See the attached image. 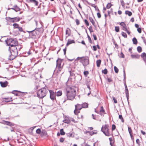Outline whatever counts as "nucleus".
Wrapping results in <instances>:
<instances>
[{
	"label": "nucleus",
	"instance_id": "1",
	"mask_svg": "<svg viewBox=\"0 0 146 146\" xmlns=\"http://www.w3.org/2000/svg\"><path fill=\"white\" fill-rule=\"evenodd\" d=\"M64 94L66 97L64 99V103L67 100H73L76 95V90L74 87L66 86L64 90Z\"/></svg>",
	"mask_w": 146,
	"mask_h": 146
},
{
	"label": "nucleus",
	"instance_id": "2",
	"mask_svg": "<svg viewBox=\"0 0 146 146\" xmlns=\"http://www.w3.org/2000/svg\"><path fill=\"white\" fill-rule=\"evenodd\" d=\"M9 50L10 51L11 55L9 56V60H12L14 59L18 55V51L16 47L11 48L9 47Z\"/></svg>",
	"mask_w": 146,
	"mask_h": 146
},
{
	"label": "nucleus",
	"instance_id": "3",
	"mask_svg": "<svg viewBox=\"0 0 146 146\" xmlns=\"http://www.w3.org/2000/svg\"><path fill=\"white\" fill-rule=\"evenodd\" d=\"M48 91L49 90L46 87L42 88L38 91L37 96L40 98H42L46 96Z\"/></svg>",
	"mask_w": 146,
	"mask_h": 146
},
{
	"label": "nucleus",
	"instance_id": "4",
	"mask_svg": "<svg viewBox=\"0 0 146 146\" xmlns=\"http://www.w3.org/2000/svg\"><path fill=\"white\" fill-rule=\"evenodd\" d=\"M5 42L8 45L11 46V48L16 47L18 44V42L16 40L11 38H7V39L5 40Z\"/></svg>",
	"mask_w": 146,
	"mask_h": 146
},
{
	"label": "nucleus",
	"instance_id": "5",
	"mask_svg": "<svg viewBox=\"0 0 146 146\" xmlns=\"http://www.w3.org/2000/svg\"><path fill=\"white\" fill-rule=\"evenodd\" d=\"M40 29H36L32 31L29 32L30 38L34 39L35 38L36 36L39 35L40 33Z\"/></svg>",
	"mask_w": 146,
	"mask_h": 146
},
{
	"label": "nucleus",
	"instance_id": "6",
	"mask_svg": "<svg viewBox=\"0 0 146 146\" xmlns=\"http://www.w3.org/2000/svg\"><path fill=\"white\" fill-rule=\"evenodd\" d=\"M109 126L107 125H103L101 128V131L106 136H108L110 135L109 132Z\"/></svg>",
	"mask_w": 146,
	"mask_h": 146
},
{
	"label": "nucleus",
	"instance_id": "7",
	"mask_svg": "<svg viewBox=\"0 0 146 146\" xmlns=\"http://www.w3.org/2000/svg\"><path fill=\"white\" fill-rule=\"evenodd\" d=\"M75 109L74 113L76 115H77L80 112V110L82 108V104H77L75 105Z\"/></svg>",
	"mask_w": 146,
	"mask_h": 146
},
{
	"label": "nucleus",
	"instance_id": "8",
	"mask_svg": "<svg viewBox=\"0 0 146 146\" xmlns=\"http://www.w3.org/2000/svg\"><path fill=\"white\" fill-rule=\"evenodd\" d=\"M6 20L10 22L14 23L19 21L20 18L18 17H17L14 18H11L9 17H7L6 18Z\"/></svg>",
	"mask_w": 146,
	"mask_h": 146
},
{
	"label": "nucleus",
	"instance_id": "9",
	"mask_svg": "<svg viewBox=\"0 0 146 146\" xmlns=\"http://www.w3.org/2000/svg\"><path fill=\"white\" fill-rule=\"evenodd\" d=\"M50 93V98L52 100L55 99L56 93H54L52 90H49Z\"/></svg>",
	"mask_w": 146,
	"mask_h": 146
},
{
	"label": "nucleus",
	"instance_id": "10",
	"mask_svg": "<svg viewBox=\"0 0 146 146\" xmlns=\"http://www.w3.org/2000/svg\"><path fill=\"white\" fill-rule=\"evenodd\" d=\"M61 63L60 62L58 61V60L56 61V69H57V72L59 73L62 69V68L61 67Z\"/></svg>",
	"mask_w": 146,
	"mask_h": 146
},
{
	"label": "nucleus",
	"instance_id": "11",
	"mask_svg": "<svg viewBox=\"0 0 146 146\" xmlns=\"http://www.w3.org/2000/svg\"><path fill=\"white\" fill-rule=\"evenodd\" d=\"M82 64L84 67H85L87 65L89 64V60L87 58H85L84 59V61Z\"/></svg>",
	"mask_w": 146,
	"mask_h": 146
},
{
	"label": "nucleus",
	"instance_id": "12",
	"mask_svg": "<svg viewBox=\"0 0 146 146\" xmlns=\"http://www.w3.org/2000/svg\"><path fill=\"white\" fill-rule=\"evenodd\" d=\"M3 123L5 125H9L10 126H12L14 125V124L13 123L9 121H3Z\"/></svg>",
	"mask_w": 146,
	"mask_h": 146
},
{
	"label": "nucleus",
	"instance_id": "13",
	"mask_svg": "<svg viewBox=\"0 0 146 146\" xmlns=\"http://www.w3.org/2000/svg\"><path fill=\"white\" fill-rule=\"evenodd\" d=\"M8 84V82L7 81H5L4 82H0V84L3 87H6Z\"/></svg>",
	"mask_w": 146,
	"mask_h": 146
},
{
	"label": "nucleus",
	"instance_id": "14",
	"mask_svg": "<svg viewBox=\"0 0 146 146\" xmlns=\"http://www.w3.org/2000/svg\"><path fill=\"white\" fill-rule=\"evenodd\" d=\"M131 57L133 59H139V58L140 56L139 55L136 54H131Z\"/></svg>",
	"mask_w": 146,
	"mask_h": 146
},
{
	"label": "nucleus",
	"instance_id": "15",
	"mask_svg": "<svg viewBox=\"0 0 146 146\" xmlns=\"http://www.w3.org/2000/svg\"><path fill=\"white\" fill-rule=\"evenodd\" d=\"M71 31L70 30L69 28H67L66 31V34L68 35L67 36H66V38L68 36H70V35Z\"/></svg>",
	"mask_w": 146,
	"mask_h": 146
},
{
	"label": "nucleus",
	"instance_id": "16",
	"mask_svg": "<svg viewBox=\"0 0 146 146\" xmlns=\"http://www.w3.org/2000/svg\"><path fill=\"white\" fill-rule=\"evenodd\" d=\"M98 114H99L102 115H104L105 114V111L104 110L102 106L101 107V110L100 112H99Z\"/></svg>",
	"mask_w": 146,
	"mask_h": 146
},
{
	"label": "nucleus",
	"instance_id": "17",
	"mask_svg": "<svg viewBox=\"0 0 146 146\" xmlns=\"http://www.w3.org/2000/svg\"><path fill=\"white\" fill-rule=\"evenodd\" d=\"M75 41L74 40H71L70 39H68V40L66 44V46H68L70 44L72 43H75Z\"/></svg>",
	"mask_w": 146,
	"mask_h": 146
},
{
	"label": "nucleus",
	"instance_id": "18",
	"mask_svg": "<svg viewBox=\"0 0 146 146\" xmlns=\"http://www.w3.org/2000/svg\"><path fill=\"white\" fill-rule=\"evenodd\" d=\"M123 76H124L123 80L124 81V86H125V89L127 88V85L126 84V82H125V78H126L125 73V70L124 69H123Z\"/></svg>",
	"mask_w": 146,
	"mask_h": 146
},
{
	"label": "nucleus",
	"instance_id": "19",
	"mask_svg": "<svg viewBox=\"0 0 146 146\" xmlns=\"http://www.w3.org/2000/svg\"><path fill=\"white\" fill-rule=\"evenodd\" d=\"M141 56L143 58L145 62L146 63V54L145 52H143L141 54Z\"/></svg>",
	"mask_w": 146,
	"mask_h": 146
},
{
	"label": "nucleus",
	"instance_id": "20",
	"mask_svg": "<svg viewBox=\"0 0 146 146\" xmlns=\"http://www.w3.org/2000/svg\"><path fill=\"white\" fill-rule=\"evenodd\" d=\"M28 3H33L35 4V5L36 6H37L38 4V1L36 0H29Z\"/></svg>",
	"mask_w": 146,
	"mask_h": 146
},
{
	"label": "nucleus",
	"instance_id": "21",
	"mask_svg": "<svg viewBox=\"0 0 146 146\" xmlns=\"http://www.w3.org/2000/svg\"><path fill=\"white\" fill-rule=\"evenodd\" d=\"M3 101L5 102H8L11 101L12 100V98H3Z\"/></svg>",
	"mask_w": 146,
	"mask_h": 146
},
{
	"label": "nucleus",
	"instance_id": "22",
	"mask_svg": "<svg viewBox=\"0 0 146 146\" xmlns=\"http://www.w3.org/2000/svg\"><path fill=\"white\" fill-rule=\"evenodd\" d=\"M125 93L126 95V97L127 100V101H128V99H129V91L128 90L127 88H125Z\"/></svg>",
	"mask_w": 146,
	"mask_h": 146
},
{
	"label": "nucleus",
	"instance_id": "23",
	"mask_svg": "<svg viewBox=\"0 0 146 146\" xmlns=\"http://www.w3.org/2000/svg\"><path fill=\"white\" fill-rule=\"evenodd\" d=\"M81 58H80V57H78L74 60V65L76 66L78 64V61L79 60V59Z\"/></svg>",
	"mask_w": 146,
	"mask_h": 146
},
{
	"label": "nucleus",
	"instance_id": "24",
	"mask_svg": "<svg viewBox=\"0 0 146 146\" xmlns=\"http://www.w3.org/2000/svg\"><path fill=\"white\" fill-rule=\"evenodd\" d=\"M82 108H86L88 107V104L87 103H84L82 104Z\"/></svg>",
	"mask_w": 146,
	"mask_h": 146
},
{
	"label": "nucleus",
	"instance_id": "25",
	"mask_svg": "<svg viewBox=\"0 0 146 146\" xmlns=\"http://www.w3.org/2000/svg\"><path fill=\"white\" fill-rule=\"evenodd\" d=\"M63 122L65 123H69L70 122V120L68 117H66L63 121Z\"/></svg>",
	"mask_w": 146,
	"mask_h": 146
},
{
	"label": "nucleus",
	"instance_id": "26",
	"mask_svg": "<svg viewBox=\"0 0 146 146\" xmlns=\"http://www.w3.org/2000/svg\"><path fill=\"white\" fill-rule=\"evenodd\" d=\"M89 19L93 25L95 26V23L93 18L92 17H89Z\"/></svg>",
	"mask_w": 146,
	"mask_h": 146
},
{
	"label": "nucleus",
	"instance_id": "27",
	"mask_svg": "<svg viewBox=\"0 0 146 146\" xmlns=\"http://www.w3.org/2000/svg\"><path fill=\"white\" fill-rule=\"evenodd\" d=\"M15 6V11L16 12H17L18 11H19L20 10V8L17 6V5H14Z\"/></svg>",
	"mask_w": 146,
	"mask_h": 146
},
{
	"label": "nucleus",
	"instance_id": "28",
	"mask_svg": "<svg viewBox=\"0 0 146 146\" xmlns=\"http://www.w3.org/2000/svg\"><path fill=\"white\" fill-rule=\"evenodd\" d=\"M47 134V133L45 130H43L41 132V135L42 136L46 135Z\"/></svg>",
	"mask_w": 146,
	"mask_h": 146
},
{
	"label": "nucleus",
	"instance_id": "29",
	"mask_svg": "<svg viewBox=\"0 0 146 146\" xmlns=\"http://www.w3.org/2000/svg\"><path fill=\"white\" fill-rule=\"evenodd\" d=\"M125 14L129 16H131L132 15V13L131 12L127 10L125 11Z\"/></svg>",
	"mask_w": 146,
	"mask_h": 146
},
{
	"label": "nucleus",
	"instance_id": "30",
	"mask_svg": "<svg viewBox=\"0 0 146 146\" xmlns=\"http://www.w3.org/2000/svg\"><path fill=\"white\" fill-rule=\"evenodd\" d=\"M62 92L61 91H59L56 92V96H60L62 95Z\"/></svg>",
	"mask_w": 146,
	"mask_h": 146
},
{
	"label": "nucleus",
	"instance_id": "31",
	"mask_svg": "<svg viewBox=\"0 0 146 146\" xmlns=\"http://www.w3.org/2000/svg\"><path fill=\"white\" fill-rule=\"evenodd\" d=\"M101 63V60H98L96 61L97 66L98 67H99L100 66Z\"/></svg>",
	"mask_w": 146,
	"mask_h": 146
},
{
	"label": "nucleus",
	"instance_id": "32",
	"mask_svg": "<svg viewBox=\"0 0 146 146\" xmlns=\"http://www.w3.org/2000/svg\"><path fill=\"white\" fill-rule=\"evenodd\" d=\"M133 44H136L137 43V41L136 38L134 37L132 39Z\"/></svg>",
	"mask_w": 146,
	"mask_h": 146
},
{
	"label": "nucleus",
	"instance_id": "33",
	"mask_svg": "<svg viewBox=\"0 0 146 146\" xmlns=\"http://www.w3.org/2000/svg\"><path fill=\"white\" fill-rule=\"evenodd\" d=\"M12 93L16 96H18L19 95V93L17 92V90H13V91Z\"/></svg>",
	"mask_w": 146,
	"mask_h": 146
},
{
	"label": "nucleus",
	"instance_id": "34",
	"mask_svg": "<svg viewBox=\"0 0 146 146\" xmlns=\"http://www.w3.org/2000/svg\"><path fill=\"white\" fill-rule=\"evenodd\" d=\"M13 26L14 27V28L18 29L19 27V25L17 23H14L13 24Z\"/></svg>",
	"mask_w": 146,
	"mask_h": 146
},
{
	"label": "nucleus",
	"instance_id": "35",
	"mask_svg": "<svg viewBox=\"0 0 146 146\" xmlns=\"http://www.w3.org/2000/svg\"><path fill=\"white\" fill-rule=\"evenodd\" d=\"M137 50L139 52H141L142 51V48L140 46L137 47Z\"/></svg>",
	"mask_w": 146,
	"mask_h": 146
},
{
	"label": "nucleus",
	"instance_id": "36",
	"mask_svg": "<svg viewBox=\"0 0 146 146\" xmlns=\"http://www.w3.org/2000/svg\"><path fill=\"white\" fill-rule=\"evenodd\" d=\"M122 36L125 38H127V35L126 33L123 32H122L121 33Z\"/></svg>",
	"mask_w": 146,
	"mask_h": 146
},
{
	"label": "nucleus",
	"instance_id": "37",
	"mask_svg": "<svg viewBox=\"0 0 146 146\" xmlns=\"http://www.w3.org/2000/svg\"><path fill=\"white\" fill-rule=\"evenodd\" d=\"M103 73L105 74H106L108 73V70L106 68H105L104 70H102V71Z\"/></svg>",
	"mask_w": 146,
	"mask_h": 146
},
{
	"label": "nucleus",
	"instance_id": "38",
	"mask_svg": "<svg viewBox=\"0 0 146 146\" xmlns=\"http://www.w3.org/2000/svg\"><path fill=\"white\" fill-rule=\"evenodd\" d=\"M112 6V5L110 3H108L106 6V8L108 9H109L110 8L111 6Z\"/></svg>",
	"mask_w": 146,
	"mask_h": 146
},
{
	"label": "nucleus",
	"instance_id": "39",
	"mask_svg": "<svg viewBox=\"0 0 146 146\" xmlns=\"http://www.w3.org/2000/svg\"><path fill=\"white\" fill-rule=\"evenodd\" d=\"M60 133L62 135H64L65 134V133L63 129H62L60 130Z\"/></svg>",
	"mask_w": 146,
	"mask_h": 146
},
{
	"label": "nucleus",
	"instance_id": "40",
	"mask_svg": "<svg viewBox=\"0 0 146 146\" xmlns=\"http://www.w3.org/2000/svg\"><path fill=\"white\" fill-rule=\"evenodd\" d=\"M119 118L120 119L122 122H124V121L121 115H119Z\"/></svg>",
	"mask_w": 146,
	"mask_h": 146
},
{
	"label": "nucleus",
	"instance_id": "41",
	"mask_svg": "<svg viewBox=\"0 0 146 146\" xmlns=\"http://www.w3.org/2000/svg\"><path fill=\"white\" fill-rule=\"evenodd\" d=\"M88 132L89 133L90 135H92L94 134H96L97 133H96L94 131H88Z\"/></svg>",
	"mask_w": 146,
	"mask_h": 146
},
{
	"label": "nucleus",
	"instance_id": "42",
	"mask_svg": "<svg viewBox=\"0 0 146 146\" xmlns=\"http://www.w3.org/2000/svg\"><path fill=\"white\" fill-rule=\"evenodd\" d=\"M114 68L115 72L116 73H118V68L115 66H114Z\"/></svg>",
	"mask_w": 146,
	"mask_h": 146
},
{
	"label": "nucleus",
	"instance_id": "43",
	"mask_svg": "<svg viewBox=\"0 0 146 146\" xmlns=\"http://www.w3.org/2000/svg\"><path fill=\"white\" fill-rule=\"evenodd\" d=\"M36 132L38 134H41V131L40 129H37L36 131Z\"/></svg>",
	"mask_w": 146,
	"mask_h": 146
},
{
	"label": "nucleus",
	"instance_id": "44",
	"mask_svg": "<svg viewBox=\"0 0 146 146\" xmlns=\"http://www.w3.org/2000/svg\"><path fill=\"white\" fill-rule=\"evenodd\" d=\"M88 3V4L89 5H91L92 7H94L95 8H96V6L94 4H92L88 2H87Z\"/></svg>",
	"mask_w": 146,
	"mask_h": 146
},
{
	"label": "nucleus",
	"instance_id": "45",
	"mask_svg": "<svg viewBox=\"0 0 146 146\" xmlns=\"http://www.w3.org/2000/svg\"><path fill=\"white\" fill-rule=\"evenodd\" d=\"M115 30L116 32H117L119 31V27H115Z\"/></svg>",
	"mask_w": 146,
	"mask_h": 146
},
{
	"label": "nucleus",
	"instance_id": "46",
	"mask_svg": "<svg viewBox=\"0 0 146 146\" xmlns=\"http://www.w3.org/2000/svg\"><path fill=\"white\" fill-rule=\"evenodd\" d=\"M128 131H129V133L130 134V133H132V130L131 129V128L130 127H128Z\"/></svg>",
	"mask_w": 146,
	"mask_h": 146
},
{
	"label": "nucleus",
	"instance_id": "47",
	"mask_svg": "<svg viewBox=\"0 0 146 146\" xmlns=\"http://www.w3.org/2000/svg\"><path fill=\"white\" fill-rule=\"evenodd\" d=\"M86 32L87 33V31H86ZM87 36H88V40H89V41L90 42V43H92V41H91V38H90V37L89 36V35H88V33H87Z\"/></svg>",
	"mask_w": 146,
	"mask_h": 146
},
{
	"label": "nucleus",
	"instance_id": "48",
	"mask_svg": "<svg viewBox=\"0 0 146 146\" xmlns=\"http://www.w3.org/2000/svg\"><path fill=\"white\" fill-rule=\"evenodd\" d=\"M84 74L85 76H87L89 74V72L88 71H85L84 72Z\"/></svg>",
	"mask_w": 146,
	"mask_h": 146
},
{
	"label": "nucleus",
	"instance_id": "49",
	"mask_svg": "<svg viewBox=\"0 0 146 146\" xmlns=\"http://www.w3.org/2000/svg\"><path fill=\"white\" fill-rule=\"evenodd\" d=\"M84 21L85 24L87 26H88L89 25V23L86 19H85Z\"/></svg>",
	"mask_w": 146,
	"mask_h": 146
},
{
	"label": "nucleus",
	"instance_id": "50",
	"mask_svg": "<svg viewBox=\"0 0 146 146\" xmlns=\"http://www.w3.org/2000/svg\"><path fill=\"white\" fill-rule=\"evenodd\" d=\"M89 29L90 33L91 32H93L94 31L92 27L91 26H90L89 27Z\"/></svg>",
	"mask_w": 146,
	"mask_h": 146
},
{
	"label": "nucleus",
	"instance_id": "51",
	"mask_svg": "<svg viewBox=\"0 0 146 146\" xmlns=\"http://www.w3.org/2000/svg\"><path fill=\"white\" fill-rule=\"evenodd\" d=\"M136 142L138 144V145L139 146L140 145V143L139 141V140L137 139L136 140Z\"/></svg>",
	"mask_w": 146,
	"mask_h": 146
},
{
	"label": "nucleus",
	"instance_id": "52",
	"mask_svg": "<svg viewBox=\"0 0 146 146\" xmlns=\"http://www.w3.org/2000/svg\"><path fill=\"white\" fill-rule=\"evenodd\" d=\"M80 58H81L79 59V60H80V62L83 64V62L84 59H82V58H84V57H80Z\"/></svg>",
	"mask_w": 146,
	"mask_h": 146
},
{
	"label": "nucleus",
	"instance_id": "53",
	"mask_svg": "<svg viewBox=\"0 0 146 146\" xmlns=\"http://www.w3.org/2000/svg\"><path fill=\"white\" fill-rule=\"evenodd\" d=\"M112 98L114 103L115 104L117 103V100L114 97H113Z\"/></svg>",
	"mask_w": 146,
	"mask_h": 146
},
{
	"label": "nucleus",
	"instance_id": "54",
	"mask_svg": "<svg viewBox=\"0 0 146 146\" xmlns=\"http://www.w3.org/2000/svg\"><path fill=\"white\" fill-rule=\"evenodd\" d=\"M75 21L76 23V24L77 25H78L80 24V21L78 19H76Z\"/></svg>",
	"mask_w": 146,
	"mask_h": 146
},
{
	"label": "nucleus",
	"instance_id": "55",
	"mask_svg": "<svg viewBox=\"0 0 146 146\" xmlns=\"http://www.w3.org/2000/svg\"><path fill=\"white\" fill-rule=\"evenodd\" d=\"M120 57H121L122 58H124V55L123 54V53L121 52L120 53Z\"/></svg>",
	"mask_w": 146,
	"mask_h": 146
},
{
	"label": "nucleus",
	"instance_id": "56",
	"mask_svg": "<svg viewBox=\"0 0 146 146\" xmlns=\"http://www.w3.org/2000/svg\"><path fill=\"white\" fill-rule=\"evenodd\" d=\"M122 29L125 31V30H127V29L126 28V25H125V26H124L122 27Z\"/></svg>",
	"mask_w": 146,
	"mask_h": 146
},
{
	"label": "nucleus",
	"instance_id": "57",
	"mask_svg": "<svg viewBox=\"0 0 146 146\" xmlns=\"http://www.w3.org/2000/svg\"><path fill=\"white\" fill-rule=\"evenodd\" d=\"M137 31L138 32L140 33L141 32V28H137Z\"/></svg>",
	"mask_w": 146,
	"mask_h": 146
},
{
	"label": "nucleus",
	"instance_id": "58",
	"mask_svg": "<svg viewBox=\"0 0 146 146\" xmlns=\"http://www.w3.org/2000/svg\"><path fill=\"white\" fill-rule=\"evenodd\" d=\"M120 25L122 27L125 26L126 25L123 22H121V23H120Z\"/></svg>",
	"mask_w": 146,
	"mask_h": 146
},
{
	"label": "nucleus",
	"instance_id": "59",
	"mask_svg": "<svg viewBox=\"0 0 146 146\" xmlns=\"http://www.w3.org/2000/svg\"><path fill=\"white\" fill-rule=\"evenodd\" d=\"M64 138L61 137L60 139V141L61 142H63L64 141Z\"/></svg>",
	"mask_w": 146,
	"mask_h": 146
},
{
	"label": "nucleus",
	"instance_id": "60",
	"mask_svg": "<svg viewBox=\"0 0 146 146\" xmlns=\"http://www.w3.org/2000/svg\"><path fill=\"white\" fill-rule=\"evenodd\" d=\"M39 86V84L38 83H36V85L35 84V88L36 90L38 88V87Z\"/></svg>",
	"mask_w": 146,
	"mask_h": 146
},
{
	"label": "nucleus",
	"instance_id": "61",
	"mask_svg": "<svg viewBox=\"0 0 146 146\" xmlns=\"http://www.w3.org/2000/svg\"><path fill=\"white\" fill-rule=\"evenodd\" d=\"M93 36L94 37V39L95 40H97V38L95 35L94 34H93Z\"/></svg>",
	"mask_w": 146,
	"mask_h": 146
},
{
	"label": "nucleus",
	"instance_id": "62",
	"mask_svg": "<svg viewBox=\"0 0 146 146\" xmlns=\"http://www.w3.org/2000/svg\"><path fill=\"white\" fill-rule=\"evenodd\" d=\"M18 29H19V31L20 32H22L23 31V30L21 27H19Z\"/></svg>",
	"mask_w": 146,
	"mask_h": 146
},
{
	"label": "nucleus",
	"instance_id": "63",
	"mask_svg": "<svg viewBox=\"0 0 146 146\" xmlns=\"http://www.w3.org/2000/svg\"><path fill=\"white\" fill-rule=\"evenodd\" d=\"M116 128V126L114 124H113L112 125V130H114Z\"/></svg>",
	"mask_w": 146,
	"mask_h": 146
},
{
	"label": "nucleus",
	"instance_id": "64",
	"mask_svg": "<svg viewBox=\"0 0 146 146\" xmlns=\"http://www.w3.org/2000/svg\"><path fill=\"white\" fill-rule=\"evenodd\" d=\"M97 15L98 17L99 18H100L101 17V15L100 13H97Z\"/></svg>",
	"mask_w": 146,
	"mask_h": 146
}]
</instances>
